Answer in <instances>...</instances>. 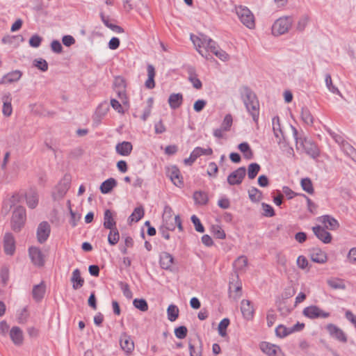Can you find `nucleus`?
Returning a JSON list of instances; mask_svg holds the SVG:
<instances>
[{
	"instance_id": "6",
	"label": "nucleus",
	"mask_w": 356,
	"mask_h": 356,
	"mask_svg": "<svg viewBox=\"0 0 356 356\" xmlns=\"http://www.w3.org/2000/svg\"><path fill=\"white\" fill-rule=\"evenodd\" d=\"M71 179L69 176H65L64 178L58 184L52 193V197L54 200L62 199L70 187Z\"/></svg>"
},
{
	"instance_id": "53",
	"label": "nucleus",
	"mask_w": 356,
	"mask_h": 356,
	"mask_svg": "<svg viewBox=\"0 0 356 356\" xmlns=\"http://www.w3.org/2000/svg\"><path fill=\"white\" fill-rule=\"evenodd\" d=\"M229 323H230L229 319L227 318H223L220 322V323L218 325V334L221 337L226 336V334H227L226 330H227V327L229 326Z\"/></svg>"
},
{
	"instance_id": "23",
	"label": "nucleus",
	"mask_w": 356,
	"mask_h": 356,
	"mask_svg": "<svg viewBox=\"0 0 356 356\" xmlns=\"http://www.w3.org/2000/svg\"><path fill=\"white\" fill-rule=\"evenodd\" d=\"M191 39L197 51L198 49H201V48H204V49L208 44H213L212 39L203 34L201 35L200 37H196L195 40H193L192 37Z\"/></svg>"
},
{
	"instance_id": "43",
	"label": "nucleus",
	"mask_w": 356,
	"mask_h": 356,
	"mask_svg": "<svg viewBox=\"0 0 356 356\" xmlns=\"http://www.w3.org/2000/svg\"><path fill=\"white\" fill-rule=\"evenodd\" d=\"M261 170V166L257 163H252L248 168V177L250 179H254Z\"/></svg>"
},
{
	"instance_id": "30",
	"label": "nucleus",
	"mask_w": 356,
	"mask_h": 356,
	"mask_svg": "<svg viewBox=\"0 0 356 356\" xmlns=\"http://www.w3.org/2000/svg\"><path fill=\"white\" fill-rule=\"evenodd\" d=\"M148 78L145 81V86L148 89H152L155 87L154 77H155V68L154 67L149 64L147 67Z\"/></svg>"
},
{
	"instance_id": "34",
	"label": "nucleus",
	"mask_w": 356,
	"mask_h": 356,
	"mask_svg": "<svg viewBox=\"0 0 356 356\" xmlns=\"http://www.w3.org/2000/svg\"><path fill=\"white\" fill-rule=\"evenodd\" d=\"M322 222L324 223L327 229L334 230L339 226L338 221L330 216L325 215L322 216Z\"/></svg>"
},
{
	"instance_id": "18",
	"label": "nucleus",
	"mask_w": 356,
	"mask_h": 356,
	"mask_svg": "<svg viewBox=\"0 0 356 356\" xmlns=\"http://www.w3.org/2000/svg\"><path fill=\"white\" fill-rule=\"evenodd\" d=\"M241 310L243 316L246 320H251L254 316V308L251 301L243 300L241 303Z\"/></svg>"
},
{
	"instance_id": "57",
	"label": "nucleus",
	"mask_w": 356,
	"mask_h": 356,
	"mask_svg": "<svg viewBox=\"0 0 356 356\" xmlns=\"http://www.w3.org/2000/svg\"><path fill=\"white\" fill-rule=\"evenodd\" d=\"M175 334L177 338L183 339L187 336L188 330L184 325H181L175 329Z\"/></svg>"
},
{
	"instance_id": "41",
	"label": "nucleus",
	"mask_w": 356,
	"mask_h": 356,
	"mask_svg": "<svg viewBox=\"0 0 356 356\" xmlns=\"http://www.w3.org/2000/svg\"><path fill=\"white\" fill-rule=\"evenodd\" d=\"M109 229L110 232L108 236V242L111 245H115L118 243L120 239L119 232L116 227H112L111 229Z\"/></svg>"
},
{
	"instance_id": "37",
	"label": "nucleus",
	"mask_w": 356,
	"mask_h": 356,
	"mask_svg": "<svg viewBox=\"0 0 356 356\" xmlns=\"http://www.w3.org/2000/svg\"><path fill=\"white\" fill-rule=\"evenodd\" d=\"M278 143L280 146L281 149L285 153V154L288 157H294V150L292 147H291L288 143H286L283 137L282 139L280 138Z\"/></svg>"
},
{
	"instance_id": "51",
	"label": "nucleus",
	"mask_w": 356,
	"mask_h": 356,
	"mask_svg": "<svg viewBox=\"0 0 356 356\" xmlns=\"http://www.w3.org/2000/svg\"><path fill=\"white\" fill-rule=\"evenodd\" d=\"M248 262V259L245 256H240L235 260L234 266L236 269L242 270L247 266Z\"/></svg>"
},
{
	"instance_id": "14",
	"label": "nucleus",
	"mask_w": 356,
	"mask_h": 356,
	"mask_svg": "<svg viewBox=\"0 0 356 356\" xmlns=\"http://www.w3.org/2000/svg\"><path fill=\"white\" fill-rule=\"evenodd\" d=\"M310 258L312 261L317 264H325L327 260V254L318 248H313L309 250Z\"/></svg>"
},
{
	"instance_id": "56",
	"label": "nucleus",
	"mask_w": 356,
	"mask_h": 356,
	"mask_svg": "<svg viewBox=\"0 0 356 356\" xmlns=\"http://www.w3.org/2000/svg\"><path fill=\"white\" fill-rule=\"evenodd\" d=\"M233 119L231 114H227L221 123L220 127L224 129L225 131H227L230 129V127L232 125Z\"/></svg>"
},
{
	"instance_id": "59",
	"label": "nucleus",
	"mask_w": 356,
	"mask_h": 356,
	"mask_svg": "<svg viewBox=\"0 0 356 356\" xmlns=\"http://www.w3.org/2000/svg\"><path fill=\"white\" fill-rule=\"evenodd\" d=\"M261 207L263 209V215L266 217H273L275 215L274 209L272 206L268 204L263 202L261 204Z\"/></svg>"
},
{
	"instance_id": "64",
	"label": "nucleus",
	"mask_w": 356,
	"mask_h": 356,
	"mask_svg": "<svg viewBox=\"0 0 356 356\" xmlns=\"http://www.w3.org/2000/svg\"><path fill=\"white\" fill-rule=\"evenodd\" d=\"M275 335L279 338H284L287 337V332H286V327L284 325H279L275 328Z\"/></svg>"
},
{
	"instance_id": "45",
	"label": "nucleus",
	"mask_w": 356,
	"mask_h": 356,
	"mask_svg": "<svg viewBox=\"0 0 356 356\" xmlns=\"http://www.w3.org/2000/svg\"><path fill=\"white\" fill-rule=\"evenodd\" d=\"M301 186L302 188V190L305 192L308 193L309 194H313L314 192V189L313 187V184L312 182V180L308 178H303L301 179L300 181Z\"/></svg>"
},
{
	"instance_id": "16",
	"label": "nucleus",
	"mask_w": 356,
	"mask_h": 356,
	"mask_svg": "<svg viewBox=\"0 0 356 356\" xmlns=\"http://www.w3.org/2000/svg\"><path fill=\"white\" fill-rule=\"evenodd\" d=\"M174 261L175 259L173 256L169 252H163L160 254L159 264L162 269L172 271V266L174 264Z\"/></svg>"
},
{
	"instance_id": "33",
	"label": "nucleus",
	"mask_w": 356,
	"mask_h": 356,
	"mask_svg": "<svg viewBox=\"0 0 356 356\" xmlns=\"http://www.w3.org/2000/svg\"><path fill=\"white\" fill-rule=\"evenodd\" d=\"M116 222L113 219V213L110 209H106L104 214V227L106 229H111L115 227Z\"/></svg>"
},
{
	"instance_id": "11",
	"label": "nucleus",
	"mask_w": 356,
	"mask_h": 356,
	"mask_svg": "<svg viewBox=\"0 0 356 356\" xmlns=\"http://www.w3.org/2000/svg\"><path fill=\"white\" fill-rule=\"evenodd\" d=\"M51 232V227L47 221H42L38 225L37 228V239L38 241L42 244L47 241Z\"/></svg>"
},
{
	"instance_id": "61",
	"label": "nucleus",
	"mask_w": 356,
	"mask_h": 356,
	"mask_svg": "<svg viewBox=\"0 0 356 356\" xmlns=\"http://www.w3.org/2000/svg\"><path fill=\"white\" fill-rule=\"evenodd\" d=\"M42 41V37H40L38 34H35L31 37V38L29 39V43L31 47L37 48L40 46Z\"/></svg>"
},
{
	"instance_id": "44",
	"label": "nucleus",
	"mask_w": 356,
	"mask_h": 356,
	"mask_svg": "<svg viewBox=\"0 0 356 356\" xmlns=\"http://www.w3.org/2000/svg\"><path fill=\"white\" fill-rule=\"evenodd\" d=\"M301 118L302 121L308 124L312 125L314 122V118L312 115L310 111L307 107H302L301 109Z\"/></svg>"
},
{
	"instance_id": "55",
	"label": "nucleus",
	"mask_w": 356,
	"mask_h": 356,
	"mask_svg": "<svg viewBox=\"0 0 356 356\" xmlns=\"http://www.w3.org/2000/svg\"><path fill=\"white\" fill-rule=\"evenodd\" d=\"M191 220L197 232L203 233L204 232V227L197 216L193 215Z\"/></svg>"
},
{
	"instance_id": "49",
	"label": "nucleus",
	"mask_w": 356,
	"mask_h": 356,
	"mask_svg": "<svg viewBox=\"0 0 356 356\" xmlns=\"http://www.w3.org/2000/svg\"><path fill=\"white\" fill-rule=\"evenodd\" d=\"M327 284L333 289H345L346 285L340 279H331L327 280Z\"/></svg>"
},
{
	"instance_id": "36",
	"label": "nucleus",
	"mask_w": 356,
	"mask_h": 356,
	"mask_svg": "<svg viewBox=\"0 0 356 356\" xmlns=\"http://www.w3.org/2000/svg\"><path fill=\"white\" fill-rule=\"evenodd\" d=\"M238 149L243 154V156L246 159H252L253 158V152L247 142L240 143L238 146Z\"/></svg>"
},
{
	"instance_id": "15",
	"label": "nucleus",
	"mask_w": 356,
	"mask_h": 356,
	"mask_svg": "<svg viewBox=\"0 0 356 356\" xmlns=\"http://www.w3.org/2000/svg\"><path fill=\"white\" fill-rule=\"evenodd\" d=\"M312 230L315 236L323 243L327 244L331 242L332 238V235L330 232L326 231L325 228L320 225H316L312 227Z\"/></svg>"
},
{
	"instance_id": "26",
	"label": "nucleus",
	"mask_w": 356,
	"mask_h": 356,
	"mask_svg": "<svg viewBox=\"0 0 356 356\" xmlns=\"http://www.w3.org/2000/svg\"><path fill=\"white\" fill-rule=\"evenodd\" d=\"M70 280L72 283V288L74 290H77L83 286L84 280L81 277V272L78 268L72 272Z\"/></svg>"
},
{
	"instance_id": "48",
	"label": "nucleus",
	"mask_w": 356,
	"mask_h": 356,
	"mask_svg": "<svg viewBox=\"0 0 356 356\" xmlns=\"http://www.w3.org/2000/svg\"><path fill=\"white\" fill-rule=\"evenodd\" d=\"M325 82L326 87L327 88L330 92H331L333 94L341 95L339 89L332 84V80L331 78V75L330 74H326L325 75Z\"/></svg>"
},
{
	"instance_id": "12",
	"label": "nucleus",
	"mask_w": 356,
	"mask_h": 356,
	"mask_svg": "<svg viewBox=\"0 0 356 356\" xmlns=\"http://www.w3.org/2000/svg\"><path fill=\"white\" fill-rule=\"evenodd\" d=\"M167 175L175 186L181 187L184 185L183 177L177 165H172L168 168Z\"/></svg>"
},
{
	"instance_id": "4",
	"label": "nucleus",
	"mask_w": 356,
	"mask_h": 356,
	"mask_svg": "<svg viewBox=\"0 0 356 356\" xmlns=\"http://www.w3.org/2000/svg\"><path fill=\"white\" fill-rule=\"evenodd\" d=\"M292 22V19L290 17L279 18L273 24V34L275 35H280L286 33L290 29Z\"/></svg>"
},
{
	"instance_id": "31",
	"label": "nucleus",
	"mask_w": 356,
	"mask_h": 356,
	"mask_svg": "<svg viewBox=\"0 0 356 356\" xmlns=\"http://www.w3.org/2000/svg\"><path fill=\"white\" fill-rule=\"evenodd\" d=\"M45 289L46 286L43 282L39 284L35 285L32 291L33 299L36 301H40L44 296Z\"/></svg>"
},
{
	"instance_id": "1",
	"label": "nucleus",
	"mask_w": 356,
	"mask_h": 356,
	"mask_svg": "<svg viewBox=\"0 0 356 356\" xmlns=\"http://www.w3.org/2000/svg\"><path fill=\"white\" fill-rule=\"evenodd\" d=\"M240 94L247 111L252 117L254 122H257L259 116V103L257 95L245 86L241 87Z\"/></svg>"
},
{
	"instance_id": "47",
	"label": "nucleus",
	"mask_w": 356,
	"mask_h": 356,
	"mask_svg": "<svg viewBox=\"0 0 356 356\" xmlns=\"http://www.w3.org/2000/svg\"><path fill=\"white\" fill-rule=\"evenodd\" d=\"M134 306L141 312L148 310V304L146 300L143 298H135L133 301Z\"/></svg>"
},
{
	"instance_id": "22",
	"label": "nucleus",
	"mask_w": 356,
	"mask_h": 356,
	"mask_svg": "<svg viewBox=\"0 0 356 356\" xmlns=\"http://www.w3.org/2000/svg\"><path fill=\"white\" fill-rule=\"evenodd\" d=\"M132 149V144L127 141L119 143L115 146L116 152L123 156H129L131 154Z\"/></svg>"
},
{
	"instance_id": "42",
	"label": "nucleus",
	"mask_w": 356,
	"mask_h": 356,
	"mask_svg": "<svg viewBox=\"0 0 356 356\" xmlns=\"http://www.w3.org/2000/svg\"><path fill=\"white\" fill-rule=\"evenodd\" d=\"M219 49L217 43L213 40V44H208L204 50L198 49V52L207 59H209V54L208 53L210 51L211 53L214 54Z\"/></svg>"
},
{
	"instance_id": "38",
	"label": "nucleus",
	"mask_w": 356,
	"mask_h": 356,
	"mask_svg": "<svg viewBox=\"0 0 356 356\" xmlns=\"http://www.w3.org/2000/svg\"><path fill=\"white\" fill-rule=\"evenodd\" d=\"M341 148L347 156L356 161V149L349 143L347 141L342 143Z\"/></svg>"
},
{
	"instance_id": "8",
	"label": "nucleus",
	"mask_w": 356,
	"mask_h": 356,
	"mask_svg": "<svg viewBox=\"0 0 356 356\" xmlns=\"http://www.w3.org/2000/svg\"><path fill=\"white\" fill-rule=\"evenodd\" d=\"M325 329L332 338L341 343L347 342L348 337L346 333L336 325L333 323H329L326 325Z\"/></svg>"
},
{
	"instance_id": "40",
	"label": "nucleus",
	"mask_w": 356,
	"mask_h": 356,
	"mask_svg": "<svg viewBox=\"0 0 356 356\" xmlns=\"http://www.w3.org/2000/svg\"><path fill=\"white\" fill-rule=\"evenodd\" d=\"M248 196L252 202H259L262 199V192L255 187L248 190Z\"/></svg>"
},
{
	"instance_id": "39",
	"label": "nucleus",
	"mask_w": 356,
	"mask_h": 356,
	"mask_svg": "<svg viewBox=\"0 0 356 356\" xmlns=\"http://www.w3.org/2000/svg\"><path fill=\"white\" fill-rule=\"evenodd\" d=\"M179 308L175 305L171 304L167 309L168 319L171 321H175L179 316Z\"/></svg>"
},
{
	"instance_id": "35",
	"label": "nucleus",
	"mask_w": 356,
	"mask_h": 356,
	"mask_svg": "<svg viewBox=\"0 0 356 356\" xmlns=\"http://www.w3.org/2000/svg\"><path fill=\"white\" fill-rule=\"evenodd\" d=\"M100 17L102 21L106 27L109 28L110 29L118 33H121L124 32V29L121 26L111 23L109 22L108 17H106L104 15V13H101Z\"/></svg>"
},
{
	"instance_id": "3",
	"label": "nucleus",
	"mask_w": 356,
	"mask_h": 356,
	"mask_svg": "<svg viewBox=\"0 0 356 356\" xmlns=\"http://www.w3.org/2000/svg\"><path fill=\"white\" fill-rule=\"evenodd\" d=\"M26 209L22 206L17 207L13 212L11 227L14 232H19L25 223Z\"/></svg>"
},
{
	"instance_id": "20",
	"label": "nucleus",
	"mask_w": 356,
	"mask_h": 356,
	"mask_svg": "<svg viewBox=\"0 0 356 356\" xmlns=\"http://www.w3.org/2000/svg\"><path fill=\"white\" fill-rule=\"evenodd\" d=\"M259 348L261 350L268 356H276L277 351L280 350L279 346L266 341L261 342Z\"/></svg>"
},
{
	"instance_id": "27",
	"label": "nucleus",
	"mask_w": 356,
	"mask_h": 356,
	"mask_svg": "<svg viewBox=\"0 0 356 356\" xmlns=\"http://www.w3.org/2000/svg\"><path fill=\"white\" fill-rule=\"evenodd\" d=\"M2 101H3V108H2V113L3 114L8 117L12 114L13 112V108L11 105L12 102V97L10 93H7L4 95L2 97Z\"/></svg>"
},
{
	"instance_id": "28",
	"label": "nucleus",
	"mask_w": 356,
	"mask_h": 356,
	"mask_svg": "<svg viewBox=\"0 0 356 356\" xmlns=\"http://www.w3.org/2000/svg\"><path fill=\"white\" fill-rule=\"evenodd\" d=\"M118 184L117 181L114 178H108L103 181L99 187V190L103 194H108L111 192L113 188Z\"/></svg>"
},
{
	"instance_id": "24",
	"label": "nucleus",
	"mask_w": 356,
	"mask_h": 356,
	"mask_svg": "<svg viewBox=\"0 0 356 356\" xmlns=\"http://www.w3.org/2000/svg\"><path fill=\"white\" fill-rule=\"evenodd\" d=\"M10 337L13 342L19 346L23 342V332L22 330L17 326H14L10 331Z\"/></svg>"
},
{
	"instance_id": "5",
	"label": "nucleus",
	"mask_w": 356,
	"mask_h": 356,
	"mask_svg": "<svg viewBox=\"0 0 356 356\" xmlns=\"http://www.w3.org/2000/svg\"><path fill=\"white\" fill-rule=\"evenodd\" d=\"M236 14L241 22L248 28L252 29L254 27V17L251 11L245 6H239L236 8Z\"/></svg>"
},
{
	"instance_id": "58",
	"label": "nucleus",
	"mask_w": 356,
	"mask_h": 356,
	"mask_svg": "<svg viewBox=\"0 0 356 356\" xmlns=\"http://www.w3.org/2000/svg\"><path fill=\"white\" fill-rule=\"evenodd\" d=\"M144 216V209L143 207H136L132 214L131 215V218H132V220L136 222L139 221Z\"/></svg>"
},
{
	"instance_id": "17",
	"label": "nucleus",
	"mask_w": 356,
	"mask_h": 356,
	"mask_svg": "<svg viewBox=\"0 0 356 356\" xmlns=\"http://www.w3.org/2000/svg\"><path fill=\"white\" fill-rule=\"evenodd\" d=\"M3 249L8 255H13L15 251V239L11 233H6L4 235Z\"/></svg>"
},
{
	"instance_id": "46",
	"label": "nucleus",
	"mask_w": 356,
	"mask_h": 356,
	"mask_svg": "<svg viewBox=\"0 0 356 356\" xmlns=\"http://www.w3.org/2000/svg\"><path fill=\"white\" fill-rule=\"evenodd\" d=\"M273 130L274 135L277 138H280V134L282 135V138L284 137L278 116H275L273 118Z\"/></svg>"
},
{
	"instance_id": "54",
	"label": "nucleus",
	"mask_w": 356,
	"mask_h": 356,
	"mask_svg": "<svg viewBox=\"0 0 356 356\" xmlns=\"http://www.w3.org/2000/svg\"><path fill=\"white\" fill-rule=\"evenodd\" d=\"M33 65L42 72H46L48 70V63L43 58L35 59Z\"/></svg>"
},
{
	"instance_id": "62",
	"label": "nucleus",
	"mask_w": 356,
	"mask_h": 356,
	"mask_svg": "<svg viewBox=\"0 0 356 356\" xmlns=\"http://www.w3.org/2000/svg\"><path fill=\"white\" fill-rule=\"evenodd\" d=\"M218 172V167L215 162H211L209 163L207 170V175L211 177H216Z\"/></svg>"
},
{
	"instance_id": "10",
	"label": "nucleus",
	"mask_w": 356,
	"mask_h": 356,
	"mask_svg": "<svg viewBox=\"0 0 356 356\" xmlns=\"http://www.w3.org/2000/svg\"><path fill=\"white\" fill-rule=\"evenodd\" d=\"M246 175V168L240 167L231 172L227 177V182L231 186L241 184Z\"/></svg>"
},
{
	"instance_id": "25",
	"label": "nucleus",
	"mask_w": 356,
	"mask_h": 356,
	"mask_svg": "<svg viewBox=\"0 0 356 356\" xmlns=\"http://www.w3.org/2000/svg\"><path fill=\"white\" fill-rule=\"evenodd\" d=\"M188 74V81L192 83L193 86L197 90H200L202 87L201 81L197 78V75L195 72V70L193 67H188L187 69Z\"/></svg>"
},
{
	"instance_id": "29",
	"label": "nucleus",
	"mask_w": 356,
	"mask_h": 356,
	"mask_svg": "<svg viewBox=\"0 0 356 356\" xmlns=\"http://www.w3.org/2000/svg\"><path fill=\"white\" fill-rule=\"evenodd\" d=\"M27 206L30 209H35L38 204V195L34 190H30L25 195Z\"/></svg>"
},
{
	"instance_id": "7",
	"label": "nucleus",
	"mask_w": 356,
	"mask_h": 356,
	"mask_svg": "<svg viewBox=\"0 0 356 356\" xmlns=\"http://www.w3.org/2000/svg\"><path fill=\"white\" fill-rule=\"evenodd\" d=\"M302 314L310 319L327 318L330 316L329 312H325L316 305H310L305 307Z\"/></svg>"
},
{
	"instance_id": "32",
	"label": "nucleus",
	"mask_w": 356,
	"mask_h": 356,
	"mask_svg": "<svg viewBox=\"0 0 356 356\" xmlns=\"http://www.w3.org/2000/svg\"><path fill=\"white\" fill-rule=\"evenodd\" d=\"M193 197L195 203L199 205H205L209 201L208 194L202 191H195Z\"/></svg>"
},
{
	"instance_id": "50",
	"label": "nucleus",
	"mask_w": 356,
	"mask_h": 356,
	"mask_svg": "<svg viewBox=\"0 0 356 356\" xmlns=\"http://www.w3.org/2000/svg\"><path fill=\"white\" fill-rule=\"evenodd\" d=\"M211 232L216 238L224 239L226 237L225 231L218 225H213L211 227Z\"/></svg>"
},
{
	"instance_id": "13",
	"label": "nucleus",
	"mask_w": 356,
	"mask_h": 356,
	"mask_svg": "<svg viewBox=\"0 0 356 356\" xmlns=\"http://www.w3.org/2000/svg\"><path fill=\"white\" fill-rule=\"evenodd\" d=\"M120 345L126 354H130L134 350V342L130 335L122 332L120 337Z\"/></svg>"
},
{
	"instance_id": "19",
	"label": "nucleus",
	"mask_w": 356,
	"mask_h": 356,
	"mask_svg": "<svg viewBox=\"0 0 356 356\" xmlns=\"http://www.w3.org/2000/svg\"><path fill=\"white\" fill-rule=\"evenodd\" d=\"M22 76V72L20 70H16L12 72H10L5 74L1 79V84H7L12 83L13 82L17 81L20 79Z\"/></svg>"
},
{
	"instance_id": "2",
	"label": "nucleus",
	"mask_w": 356,
	"mask_h": 356,
	"mask_svg": "<svg viewBox=\"0 0 356 356\" xmlns=\"http://www.w3.org/2000/svg\"><path fill=\"white\" fill-rule=\"evenodd\" d=\"M292 129L293 135L296 143V147H298V144H300V145L302 147L307 155H309L312 159L318 158L320 155V150L317 145L311 140L298 138L297 129L293 126Z\"/></svg>"
},
{
	"instance_id": "9",
	"label": "nucleus",
	"mask_w": 356,
	"mask_h": 356,
	"mask_svg": "<svg viewBox=\"0 0 356 356\" xmlns=\"http://www.w3.org/2000/svg\"><path fill=\"white\" fill-rule=\"evenodd\" d=\"M29 255L34 266L42 267L44 265V257L39 248L35 246L30 247L29 248Z\"/></svg>"
},
{
	"instance_id": "63",
	"label": "nucleus",
	"mask_w": 356,
	"mask_h": 356,
	"mask_svg": "<svg viewBox=\"0 0 356 356\" xmlns=\"http://www.w3.org/2000/svg\"><path fill=\"white\" fill-rule=\"evenodd\" d=\"M115 92L117 93L118 98L121 100L122 103L124 105L128 104L129 102L126 95V88L115 89Z\"/></svg>"
},
{
	"instance_id": "21",
	"label": "nucleus",
	"mask_w": 356,
	"mask_h": 356,
	"mask_svg": "<svg viewBox=\"0 0 356 356\" xmlns=\"http://www.w3.org/2000/svg\"><path fill=\"white\" fill-rule=\"evenodd\" d=\"M183 95L181 93H172L168 97V104L171 109L179 108L183 103Z\"/></svg>"
},
{
	"instance_id": "52",
	"label": "nucleus",
	"mask_w": 356,
	"mask_h": 356,
	"mask_svg": "<svg viewBox=\"0 0 356 356\" xmlns=\"http://www.w3.org/2000/svg\"><path fill=\"white\" fill-rule=\"evenodd\" d=\"M197 342L200 344V346L195 348L194 344L191 341L189 342V351L191 356H202V341L198 338Z\"/></svg>"
},
{
	"instance_id": "60",
	"label": "nucleus",
	"mask_w": 356,
	"mask_h": 356,
	"mask_svg": "<svg viewBox=\"0 0 356 356\" xmlns=\"http://www.w3.org/2000/svg\"><path fill=\"white\" fill-rule=\"evenodd\" d=\"M193 151L195 152L197 158L202 155H211L213 154V149L211 147L204 149L200 147H197L193 149Z\"/></svg>"
}]
</instances>
